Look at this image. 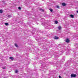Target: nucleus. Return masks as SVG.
Listing matches in <instances>:
<instances>
[{
  "mask_svg": "<svg viewBox=\"0 0 78 78\" xmlns=\"http://www.w3.org/2000/svg\"><path fill=\"white\" fill-rule=\"evenodd\" d=\"M15 46L16 47H18V45H17V44H15Z\"/></svg>",
  "mask_w": 78,
  "mask_h": 78,
  "instance_id": "6e6552de",
  "label": "nucleus"
},
{
  "mask_svg": "<svg viewBox=\"0 0 78 78\" xmlns=\"http://www.w3.org/2000/svg\"><path fill=\"white\" fill-rule=\"evenodd\" d=\"M8 17H11V16L10 15H9L8 16Z\"/></svg>",
  "mask_w": 78,
  "mask_h": 78,
  "instance_id": "2eb2a0df",
  "label": "nucleus"
},
{
  "mask_svg": "<svg viewBox=\"0 0 78 78\" xmlns=\"http://www.w3.org/2000/svg\"><path fill=\"white\" fill-rule=\"evenodd\" d=\"M18 9H20V10H21V7H18Z\"/></svg>",
  "mask_w": 78,
  "mask_h": 78,
  "instance_id": "4468645a",
  "label": "nucleus"
},
{
  "mask_svg": "<svg viewBox=\"0 0 78 78\" xmlns=\"http://www.w3.org/2000/svg\"><path fill=\"white\" fill-rule=\"evenodd\" d=\"M40 10L41 11H44L43 9H40Z\"/></svg>",
  "mask_w": 78,
  "mask_h": 78,
  "instance_id": "ddd939ff",
  "label": "nucleus"
},
{
  "mask_svg": "<svg viewBox=\"0 0 78 78\" xmlns=\"http://www.w3.org/2000/svg\"><path fill=\"white\" fill-rule=\"evenodd\" d=\"M71 78H75L76 77V75L72 74L71 75Z\"/></svg>",
  "mask_w": 78,
  "mask_h": 78,
  "instance_id": "f257e3e1",
  "label": "nucleus"
},
{
  "mask_svg": "<svg viewBox=\"0 0 78 78\" xmlns=\"http://www.w3.org/2000/svg\"><path fill=\"white\" fill-rule=\"evenodd\" d=\"M55 39H59V37L57 36H55L54 37Z\"/></svg>",
  "mask_w": 78,
  "mask_h": 78,
  "instance_id": "f03ea898",
  "label": "nucleus"
},
{
  "mask_svg": "<svg viewBox=\"0 0 78 78\" xmlns=\"http://www.w3.org/2000/svg\"><path fill=\"white\" fill-rule=\"evenodd\" d=\"M55 23H56V24H57V23H58V21H55Z\"/></svg>",
  "mask_w": 78,
  "mask_h": 78,
  "instance_id": "1a4fd4ad",
  "label": "nucleus"
},
{
  "mask_svg": "<svg viewBox=\"0 0 78 78\" xmlns=\"http://www.w3.org/2000/svg\"><path fill=\"white\" fill-rule=\"evenodd\" d=\"M69 41H70L69 39H66V42H67V43H69Z\"/></svg>",
  "mask_w": 78,
  "mask_h": 78,
  "instance_id": "7ed1b4c3",
  "label": "nucleus"
},
{
  "mask_svg": "<svg viewBox=\"0 0 78 78\" xmlns=\"http://www.w3.org/2000/svg\"><path fill=\"white\" fill-rule=\"evenodd\" d=\"M58 77L59 78H62L60 76H59Z\"/></svg>",
  "mask_w": 78,
  "mask_h": 78,
  "instance_id": "6ab92c4d",
  "label": "nucleus"
},
{
  "mask_svg": "<svg viewBox=\"0 0 78 78\" xmlns=\"http://www.w3.org/2000/svg\"><path fill=\"white\" fill-rule=\"evenodd\" d=\"M61 61H65V60L64 59L62 60Z\"/></svg>",
  "mask_w": 78,
  "mask_h": 78,
  "instance_id": "aec40b11",
  "label": "nucleus"
},
{
  "mask_svg": "<svg viewBox=\"0 0 78 78\" xmlns=\"http://www.w3.org/2000/svg\"><path fill=\"white\" fill-rule=\"evenodd\" d=\"M5 69V67H4L3 68V69Z\"/></svg>",
  "mask_w": 78,
  "mask_h": 78,
  "instance_id": "412c9836",
  "label": "nucleus"
},
{
  "mask_svg": "<svg viewBox=\"0 0 78 78\" xmlns=\"http://www.w3.org/2000/svg\"><path fill=\"white\" fill-rule=\"evenodd\" d=\"M58 29L59 30H61V26H59L58 27Z\"/></svg>",
  "mask_w": 78,
  "mask_h": 78,
  "instance_id": "423d86ee",
  "label": "nucleus"
},
{
  "mask_svg": "<svg viewBox=\"0 0 78 78\" xmlns=\"http://www.w3.org/2000/svg\"><path fill=\"white\" fill-rule=\"evenodd\" d=\"M9 58L10 59H12V60H13V59H14V58L12 57H10Z\"/></svg>",
  "mask_w": 78,
  "mask_h": 78,
  "instance_id": "20e7f679",
  "label": "nucleus"
},
{
  "mask_svg": "<svg viewBox=\"0 0 78 78\" xmlns=\"http://www.w3.org/2000/svg\"><path fill=\"white\" fill-rule=\"evenodd\" d=\"M62 6H66V3H62Z\"/></svg>",
  "mask_w": 78,
  "mask_h": 78,
  "instance_id": "39448f33",
  "label": "nucleus"
},
{
  "mask_svg": "<svg viewBox=\"0 0 78 78\" xmlns=\"http://www.w3.org/2000/svg\"><path fill=\"white\" fill-rule=\"evenodd\" d=\"M77 12L78 13V10L77 11Z\"/></svg>",
  "mask_w": 78,
  "mask_h": 78,
  "instance_id": "4be33fe9",
  "label": "nucleus"
},
{
  "mask_svg": "<svg viewBox=\"0 0 78 78\" xmlns=\"http://www.w3.org/2000/svg\"><path fill=\"white\" fill-rule=\"evenodd\" d=\"M49 10L51 11V12H52L53 11V10L51 9H50Z\"/></svg>",
  "mask_w": 78,
  "mask_h": 78,
  "instance_id": "f8f14e48",
  "label": "nucleus"
},
{
  "mask_svg": "<svg viewBox=\"0 0 78 78\" xmlns=\"http://www.w3.org/2000/svg\"><path fill=\"white\" fill-rule=\"evenodd\" d=\"M56 8H59V6H57Z\"/></svg>",
  "mask_w": 78,
  "mask_h": 78,
  "instance_id": "a211bd4d",
  "label": "nucleus"
},
{
  "mask_svg": "<svg viewBox=\"0 0 78 78\" xmlns=\"http://www.w3.org/2000/svg\"><path fill=\"white\" fill-rule=\"evenodd\" d=\"M70 16L72 18H73V15H70Z\"/></svg>",
  "mask_w": 78,
  "mask_h": 78,
  "instance_id": "0eeeda50",
  "label": "nucleus"
},
{
  "mask_svg": "<svg viewBox=\"0 0 78 78\" xmlns=\"http://www.w3.org/2000/svg\"><path fill=\"white\" fill-rule=\"evenodd\" d=\"M2 10H0V13H2Z\"/></svg>",
  "mask_w": 78,
  "mask_h": 78,
  "instance_id": "f3484780",
  "label": "nucleus"
},
{
  "mask_svg": "<svg viewBox=\"0 0 78 78\" xmlns=\"http://www.w3.org/2000/svg\"><path fill=\"white\" fill-rule=\"evenodd\" d=\"M15 73H18V71H17V70H16L15 71Z\"/></svg>",
  "mask_w": 78,
  "mask_h": 78,
  "instance_id": "9b49d317",
  "label": "nucleus"
},
{
  "mask_svg": "<svg viewBox=\"0 0 78 78\" xmlns=\"http://www.w3.org/2000/svg\"><path fill=\"white\" fill-rule=\"evenodd\" d=\"M66 55H68V54H66Z\"/></svg>",
  "mask_w": 78,
  "mask_h": 78,
  "instance_id": "5701e85b",
  "label": "nucleus"
},
{
  "mask_svg": "<svg viewBox=\"0 0 78 78\" xmlns=\"http://www.w3.org/2000/svg\"><path fill=\"white\" fill-rule=\"evenodd\" d=\"M64 51H61V54H62V53H63Z\"/></svg>",
  "mask_w": 78,
  "mask_h": 78,
  "instance_id": "dca6fc26",
  "label": "nucleus"
},
{
  "mask_svg": "<svg viewBox=\"0 0 78 78\" xmlns=\"http://www.w3.org/2000/svg\"><path fill=\"white\" fill-rule=\"evenodd\" d=\"M5 25H6V26H8V23H5Z\"/></svg>",
  "mask_w": 78,
  "mask_h": 78,
  "instance_id": "9d476101",
  "label": "nucleus"
}]
</instances>
